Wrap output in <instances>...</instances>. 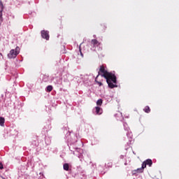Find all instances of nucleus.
<instances>
[{
    "label": "nucleus",
    "mask_w": 179,
    "mask_h": 179,
    "mask_svg": "<svg viewBox=\"0 0 179 179\" xmlns=\"http://www.w3.org/2000/svg\"><path fill=\"white\" fill-rule=\"evenodd\" d=\"M101 72V76L102 78H105L106 80V83H108V87L110 89H114V87H118V85H117V76H115V74L113 73H110L104 69V66H101L99 71V75H100Z\"/></svg>",
    "instance_id": "f257e3e1"
},
{
    "label": "nucleus",
    "mask_w": 179,
    "mask_h": 179,
    "mask_svg": "<svg viewBox=\"0 0 179 179\" xmlns=\"http://www.w3.org/2000/svg\"><path fill=\"white\" fill-rule=\"evenodd\" d=\"M20 52V48L19 46H17L15 49H12L10 50V52L7 55L8 58L9 59H15L19 55Z\"/></svg>",
    "instance_id": "f03ea898"
},
{
    "label": "nucleus",
    "mask_w": 179,
    "mask_h": 179,
    "mask_svg": "<svg viewBox=\"0 0 179 179\" xmlns=\"http://www.w3.org/2000/svg\"><path fill=\"white\" fill-rule=\"evenodd\" d=\"M123 127L124 131H127V136L129 138V143H127L128 145H131L132 144V132L129 131V127H128V124L126 122L123 123Z\"/></svg>",
    "instance_id": "7ed1b4c3"
},
{
    "label": "nucleus",
    "mask_w": 179,
    "mask_h": 179,
    "mask_svg": "<svg viewBox=\"0 0 179 179\" xmlns=\"http://www.w3.org/2000/svg\"><path fill=\"white\" fill-rule=\"evenodd\" d=\"M67 138L68 145H76V142H78V136L76 135L73 134L72 136H67Z\"/></svg>",
    "instance_id": "20e7f679"
},
{
    "label": "nucleus",
    "mask_w": 179,
    "mask_h": 179,
    "mask_svg": "<svg viewBox=\"0 0 179 179\" xmlns=\"http://www.w3.org/2000/svg\"><path fill=\"white\" fill-rule=\"evenodd\" d=\"M68 146L69 147V150H71V152H72L73 155H75V150H76L77 152H79V150H80V149L78 148L76 144H68Z\"/></svg>",
    "instance_id": "39448f33"
},
{
    "label": "nucleus",
    "mask_w": 179,
    "mask_h": 179,
    "mask_svg": "<svg viewBox=\"0 0 179 179\" xmlns=\"http://www.w3.org/2000/svg\"><path fill=\"white\" fill-rule=\"evenodd\" d=\"M50 32L48 31L42 30L41 32L42 38L45 40H50Z\"/></svg>",
    "instance_id": "423d86ee"
},
{
    "label": "nucleus",
    "mask_w": 179,
    "mask_h": 179,
    "mask_svg": "<svg viewBox=\"0 0 179 179\" xmlns=\"http://www.w3.org/2000/svg\"><path fill=\"white\" fill-rule=\"evenodd\" d=\"M93 113L94 114H96V115H100L103 114V109H101V108H100L99 106H96L93 109Z\"/></svg>",
    "instance_id": "0eeeda50"
},
{
    "label": "nucleus",
    "mask_w": 179,
    "mask_h": 179,
    "mask_svg": "<svg viewBox=\"0 0 179 179\" xmlns=\"http://www.w3.org/2000/svg\"><path fill=\"white\" fill-rule=\"evenodd\" d=\"M91 43L94 47H99L100 45V43L96 39H92Z\"/></svg>",
    "instance_id": "6e6552de"
},
{
    "label": "nucleus",
    "mask_w": 179,
    "mask_h": 179,
    "mask_svg": "<svg viewBox=\"0 0 179 179\" xmlns=\"http://www.w3.org/2000/svg\"><path fill=\"white\" fill-rule=\"evenodd\" d=\"M144 162H145L146 165L149 166V167H152V164H153V162L150 159H146Z\"/></svg>",
    "instance_id": "1a4fd4ad"
},
{
    "label": "nucleus",
    "mask_w": 179,
    "mask_h": 179,
    "mask_svg": "<svg viewBox=\"0 0 179 179\" xmlns=\"http://www.w3.org/2000/svg\"><path fill=\"white\" fill-rule=\"evenodd\" d=\"M45 143L48 145L51 144V138L46 136L45 138Z\"/></svg>",
    "instance_id": "9d476101"
},
{
    "label": "nucleus",
    "mask_w": 179,
    "mask_h": 179,
    "mask_svg": "<svg viewBox=\"0 0 179 179\" xmlns=\"http://www.w3.org/2000/svg\"><path fill=\"white\" fill-rule=\"evenodd\" d=\"M63 169L65 170V171H69V164L65 163L63 165Z\"/></svg>",
    "instance_id": "9b49d317"
},
{
    "label": "nucleus",
    "mask_w": 179,
    "mask_h": 179,
    "mask_svg": "<svg viewBox=\"0 0 179 179\" xmlns=\"http://www.w3.org/2000/svg\"><path fill=\"white\" fill-rule=\"evenodd\" d=\"M3 125H5V118L0 117V126L3 127Z\"/></svg>",
    "instance_id": "f8f14e48"
},
{
    "label": "nucleus",
    "mask_w": 179,
    "mask_h": 179,
    "mask_svg": "<svg viewBox=\"0 0 179 179\" xmlns=\"http://www.w3.org/2000/svg\"><path fill=\"white\" fill-rule=\"evenodd\" d=\"M143 110L145 113H150V108L149 106H145Z\"/></svg>",
    "instance_id": "ddd939ff"
},
{
    "label": "nucleus",
    "mask_w": 179,
    "mask_h": 179,
    "mask_svg": "<svg viewBox=\"0 0 179 179\" xmlns=\"http://www.w3.org/2000/svg\"><path fill=\"white\" fill-rule=\"evenodd\" d=\"M96 104L98 106H101V104H103V99H98L96 101Z\"/></svg>",
    "instance_id": "4468645a"
},
{
    "label": "nucleus",
    "mask_w": 179,
    "mask_h": 179,
    "mask_svg": "<svg viewBox=\"0 0 179 179\" xmlns=\"http://www.w3.org/2000/svg\"><path fill=\"white\" fill-rule=\"evenodd\" d=\"M46 90H47V92H52V85H48V86L46 87Z\"/></svg>",
    "instance_id": "2eb2a0df"
},
{
    "label": "nucleus",
    "mask_w": 179,
    "mask_h": 179,
    "mask_svg": "<svg viewBox=\"0 0 179 179\" xmlns=\"http://www.w3.org/2000/svg\"><path fill=\"white\" fill-rule=\"evenodd\" d=\"M146 162L144 161L142 164L141 168L143 170L144 169H146Z\"/></svg>",
    "instance_id": "dca6fc26"
},
{
    "label": "nucleus",
    "mask_w": 179,
    "mask_h": 179,
    "mask_svg": "<svg viewBox=\"0 0 179 179\" xmlns=\"http://www.w3.org/2000/svg\"><path fill=\"white\" fill-rule=\"evenodd\" d=\"M138 173H143V169L142 168H139L137 169Z\"/></svg>",
    "instance_id": "f3484780"
},
{
    "label": "nucleus",
    "mask_w": 179,
    "mask_h": 179,
    "mask_svg": "<svg viewBox=\"0 0 179 179\" xmlns=\"http://www.w3.org/2000/svg\"><path fill=\"white\" fill-rule=\"evenodd\" d=\"M79 51H80V56L83 58V53L82 52V49H79Z\"/></svg>",
    "instance_id": "a211bd4d"
},
{
    "label": "nucleus",
    "mask_w": 179,
    "mask_h": 179,
    "mask_svg": "<svg viewBox=\"0 0 179 179\" xmlns=\"http://www.w3.org/2000/svg\"><path fill=\"white\" fill-rule=\"evenodd\" d=\"M3 164H2L1 162H0V170H3Z\"/></svg>",
    "instance_id": "6ab92c4d"
},
{
    "label": "nucleus",
    "mask_w": 179,
    "mask_h": 179,
    "mask_svg": "<svg viewBox=\"0 0 179 179\" xmlns=\"http://www.w3.org/2000/svg\"><path fill=\"white\" fill-rule=\"evenodd\" d=\"M96 83L99 85V86H103V83L101 82H96Z\"/></svg>",
    "instance_id": "aec40b11"
},
{
    "label": "nucleus",
    "mask_w": 179,
    "mask_h": 179,
    "mask_svg": "<svg viewBox=\"0 0 179 179\" xmlns=\"http://www.w3.org/2000/svg\"><path fill=\"white\" fill-rule=\"evenodd\" d=\"M0 55L3 58V56L2 55V53L0 52Z\"/></svg>",
    "instance_id": "412c9836"
},
{
    "label": "nucleus",
    "mask_w": 179,
    "mask_h": 179,
    "mask_svg": "<svg viewBox=\"0 0 179 179\" xmlns=\"http://www.w3.org/2000/svg\"><path fill=\"white\" fill-rule=\"evenodd\" d=\"M80 143H81V144L83 145V143H82L81 141H80Z\"/></svg>",
    "instance_id": "4be33fe9"
},
{
    "label": "nucleus",
    "mask_w": 179,
    "mask_h": 179,
    "mask_svg": "<svg viewBox=\"0 0 179 179\" xmlns=\"http://www.w3.org/2000/svg\"><path fill=\"white\" fill-rule=\"evenodd\" d=\"M2 179H6L5 178L2 177Z\"/></svg>",
    "instance_id": "5701e85b"
},
{
    "label": "nucleus",
    "mask_w": 179,
    "mask_h": 179,
    "mask_svg": "<svg viewBox=\"0 0 179 179\" xmlns=\"http://www.w3.org/2000/svg\"><path fill=\"white\" fill-rule=\"evenodd\" d=\"M122 120H124V117H122Z\"/></svg>",
    "instance_id": "b1692460"
},
{
    "label": "nucleus",
    "mask_w": 179,
    "mask_h": 179,
    "mask_svg": "<svg viewBox=\"0 0 179 179\" xmlns=\"http://www.w3.org/2000/svg\"><path fill=\"white\" fill-rule=\"evenodd\" d=\"M40 174H43L42 173H40Z\"/></svg>",
    "instance_id": "393cba45"
}]
</instances>
